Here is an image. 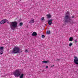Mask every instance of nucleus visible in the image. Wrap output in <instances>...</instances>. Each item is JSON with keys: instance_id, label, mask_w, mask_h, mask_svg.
Wrapping results in <instances>:
<instances>
[{"instance_id": "f257e3e1", "label": "nucleus", "mask_w": 78, "mask_h": 78, "mask_svg": "<svg viewBox=\"0 0 78 78\" xmlns=\"http://www.w3.org/2000/svg\"><path fill=\"white\" fill-rule=\"evenodd\" d=\"M10 23V28L12 30H15V28H16L17 26V22L16 21H14Z\"/></svg>"}, {"instance_id": "f03ea898", "label": "nucleus", "mask_w": 78, "mask_h": 78, "mask_svg": "<svg viewBox=\"0 0 78 78\" xmlns=\"http://www.w3.org/2000/svg\"><path fill=\"white\" fill-rule=\"evenodd\" d=\"M64 19L65 20V23H70L71 24V21L72 19L70 16L69 15H66L64 18Z\"/></svg>"}, {"instance_id": "7ed1b4c3", "label": "nucleus", "mask_w": 78, "mask_h": 78, "mask_svg": "<svg viewBox=\"0 0 78 78\" xmlns=\"http://www.w3.org/2000/svg\"><path fill=\"white\" fill-rule=\"evenodd\" d=\"M20 51V48L18 47H15L13 48V50L12 51V54H16L19 53Z\"/></svg>"}, {"instance_id": "20e7f679", "label": "nucleus", "mask_w": 78, "mask_h": 78, "mask_svg": "<svg viewBox=\"0 0 78 78\" xmlns=\"http://www.w3.org/2000/svg\"><path fill=\"white\" fill-rule=\"evenodd\" d=\"M13 74L16 77H18V76H20L21 73L19 69H18L16 70V71L14 72Z\"/></svg>"}, {"instance_id": "39448f33", "label": "nucleus", "mask_w": 78, "mask_h": 78, "mask_svg": "<svg viewBox=\"0 0 78 78\" xmlns=\"http://www.w3.org/2000/svg\"><path fill=\"white\" fill-rule=\"evenodd\" d=\"M7 21H8V20H3L0 22V23L2 25L3 24H4V23H6V22Z\"/></svg>"}, {"instance_id": "423d86ee", "label": "nucleus", "mask_w": 78, "mask_h": 78, "mask_svg": "<svg viewBox=\"0 0 78 78\" xmlns=\"http://www.w3.org/2000/svg\"><path fill=\"white\" fill-rule=\"evenodd\" d=\"M53 21V19L48 20V24L50 25L52 24V21Z\"/></svg>"}, {"instance_id": "0eeeda50", "label": "nucleus", "mask_w": 78, "mask_h": 78, "mask_svg": "<svg viewBox=\"0 0 78 78\" xmlns=\"http://www.w3.org/2000/svg\"><path fill=\"white\" fill-rule=\"evenodd\" d=\"M4 48V47H0V53H3V49Z\"/></svg>"}, {"instance_id": "6e6552de", "label": "nucleus", "mask_w": 78, "mask_h": 78, "mask_svg": "<svg viewBox=\"0 0 78 78\" xmlns=\"http://www.w3.org/2000/svg\"><path fill=\"white\" fill-rule=\"evenodd\" d=\"M32 36H37V33H36V32H34L32 34Z\"/></svg>"}, {"instance_id": "1a4fd4ad", "label": "nucleus", "mask_w": 78, "mask_h": 78, "mask_svg": "<svg viewBox=\"0 0 78 78\" xmlns=\"http://www.w3.org/2000/svg\"><path fill=\"white\" fill-rule=\"evenodd\" d=\"M34 22V20L33 19H32L29 22V23H33Z\"/></svg>"}, {"instance_id": "9d476101", "label": "nucleus", "mask_w": 78, "mask_h": 78, "mask_svg": "<svg viewBox=\"0 0 78 78\" xmlns=\"http://www.w3.org/2000/svg\"><path fill=\"white\" fill-rule=\"evenodd\" d=\"M46 16L48 19H50V18H51V16L50 14L47 15Z\"/></svg>"}, {"instance_id": "9b49d317", "label": "nucleus", "mask_w": 78, "mask_h": 78, "mask_svg": "<svg viewBox=\"0 0 78 78\" xmlns=\"http://www.w3.org/2000/svg\"><path fill=\"white\" fill-rule=\"evenodd\" d=\"M73 39V37H70L69 38V41L70 42L72 41Z\"/></svg>"}, {"instance_id": "f8f14e48", "label": "nucleus", "mask_w": 78, "mask_h": 78, "mask_svg": "<svg viewBox=\"0 0 78 78\" xmlns=\"http://www.w3.org/2000/svg\"><path fill=\"white\" fill-rule=\"evenodd\" d=\"M51 32H50V31L49 30V31H47L46 32V34H50V33Z\"/></svg>"}, {"instance_id": "ddd939ff", "label": "nucleus", "mask_w": 78, "mask_h": 78, "mask_svg": "<svg viewBox=\"0 0 78 78\" xmlns=\"http://www.w3.org/2000/svg\"><path fill=\"white\" fill-rule=\"evenodd\" d=\"M23 77V74H22L20 76V78H22Z\"/></svg>"}, {"instance_id": "4468645a", "label": "nucleus", "mask_w": 78, "mask_h": 78, "mask_svg": "<svg viewBox=\"0 0 78 78\" xmlns=\"http://www.w3.org/2000/svg\"><path fill=\"white\" fill-rule=\"evenodd\" d=\"M42 62H43V63H47V62H48V61H42Z\"/></svg>"}, {"instance_id": "2eb2a0df", "label": "nucleus", "mask_w": 78, "mask_h": 78, "mask_svg": "<svg viewBox=\"0 0 78 78\" xmlns=\"http://www.w3.org/2000/svg\"><path fill=\"white\" fill-rule=\"evenodd\" d=\"M23 25V23H20V26L21 27V26H22Z\"/></svg>"}, {"instance_id": "dca6fc26", "label": "nucleus", "mask_w": 78, "mask_h": 78, "mask_svg": "<svg viewBox=\"0 0 78 78\" xmlns=\"http://www.w3.org/2000/svg\"><path fill=\"white\" fill-rule=\"evenodd\" d=\"M72 45V43H70L69 44V47H71Z\"/></svg>"}, {"instance_id": "f3484780", "label": "nucleus", "mask_w": 78, "mask_h": 78, "mask_svg": "<svg viewBox=\"0 0 78 78\" xmlns=\"http://www.w3.org/2000/svg\"><path fill=\"white\" fill-rule=\"evenodd\" d=\"M74 41H75V43H76V42H78V41L77 40H74Z\"/></svg>"}, {"instance_id": "a211bd4d", "label": "nucleus", "mask_w": 78, "mask_h": 78, "mask_svg": "<svg viewBox=\"0 0 78 78\" xmlns=\"http://www.w3.org/2000/svg\"><path fill=\"white\" fill-rule=\"evenodd\" d=\"M41 37L42 38H44V37H45V35H42Z\"/></svg>"}, {"instance_id": "6ab92c4d", "label": "nucleus", "mask_w": 78, "mask_h": 78, "mask_svg": "<svg viewBox=\"0 0 78 78\" xmlns=\"http://www.w3.org/2000/svg\"><path fill=\"white\" fill-rule=\"evenodd\" d=\"M66 14H70V13L69 12H67L66 13Z\"/></svg>"}, {"instance_id": "aec40b11", "label": "nucleus", "mask_w": 78, "mask_h": 78, "mask_svg": "<svg viewBox=\"0 0 78 78\" xmlns=\"http://www.w3.org/2000/svg\"><path fill=\"white\" fill-rule=\"evenodd\" d=\"M71 18L72 19H73L74 18H75V16H72L71 17Z\"/></svg>"}, {"instance_id": "412c9836", "label": "nucleus", "mask_w": 78, "mask_h": 78, "mask_svg": "<svg viewBox=\"0 0 78 78\" xmlns=\"http://www.w3.org/2000/svg\"><path fill=\"white\" fill-rule=\"evenodd\" d=\"M44 18L42 17V18H41V20H44Z\"/></svg>"}, {"instance_id": "4be33fe9", "label": "nucleus", "mask_w": 78, "mask_h": 78, "mask_svg": "<svg viewBox=\"0 0 78 78\" xmlns=\"http://www.w3.org/2000/svg\"><path fill=\"white\" fill-rule=\"evenodd\" d=\"M25 52H28V51L27 50H26L25 51Z\"/></svg>"}, {"instance_id": "5701e85b", "label": "nucleus", "mask_w": 78, "mask_h": 78, "mask_svg": "<svg viewBox=\"0 0 78 78\" xmlns=\"http://www.w3.org/2000/svg\"><path fill=\"white\" fill-rule=\"evenodd\" d=\"M7 23H8V24H9V22L8 21V22H7Z\"/></svg>"}, {"instance_id": "b1692460", "label": "nucleus", "mask_w": 78, "mask_h": 78, "mask_svg": "<svg viewBox=\"0 0 78 78\" xmlns=\"http://www.w3.org/2000/svg\"><path fill=\"white\" fill-rule=\"evenodd\" d=\"M48 66H46V69H47V68H48Z\"/></svg>"}, {"instance_id": "393cba45", "label": "nucleus", "mask_w": 78, "mask_h": 78, "mask_svg": "<svg viewBox=\"0 0 78 78\" xmlns=\"http://www.w3.org/2000/svg\"><path fill=\"white\" fill-rule=\"evenodd\" d=\"M2 54H3V53H0V55H2Z\"/></svg>"}, {"instance_id": "a878e982", "label": "nucleus", "mask_w": 78, "mask_h": 78, "mask_svg": "<svg viewBox=\"0 0 78 78\" xmlns=\"http://www.w3.org/2000/svg\"><path fill=\"white\" fill-rule=\"evenodd\" d=\"M53 66H54V65H53L51 66V67H53Z\"/></svg>"}, {"instance_id": "bb28decb", "label": "nucleus", "mask_w": 78, "mask_h": 78, "mask_svg": "<svg viewBox=\"0 0 78 78\" xmlns=\"http://www.w3.org/2000/svg\"><path fill=\"white\" fill-rule=\"evenodd\" d=\"M57 60H58V61H59V60H60V59H58Z\"/></svg>"}, {"instance_id": "cd10ccee", "label": "nucleus", "mask_w": 78, "mask_h": 78, "mask_svg": "<svg viewBox=\"0 0 78 78\" xmlns=\"http://www.w3.org/2000/svg\"><path fill=\"white\" fill-rule=\"evenodd\" d=\"M75 23L74 22H73L72 23Z\"/></svg>"}, {"instance_id": "c85d7f7f", "label": "nucleus", "mask_w": 78, "mask_h": 78, "mask_svg": "<svg viewBox=\"0 0 78 78\" xmlns=\"http://www.w3.org/2000/svg\"><path fill=\"white\" fill-rule=\"evenodd\" d=\"M42 71H44V70H43Z\"/></svg>"}]
</instances>
